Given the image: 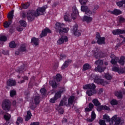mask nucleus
I'll list each match as a JSON object with an SVG mask.
<instances>
[{
  "mask_svg": "<svg viewBox=\"0 0 125 125\" xmlns=\"http://www.w3.org/2000/svg\"><path fill=\"white\" fill-rule=\"evenodd\" d=\"M47 8V6H44L42 7L38 8L36 11L31 10L28 11L27 13L23 12L21 14V16L23 18L27 17L28 21L32 22L35 19V17H38L40 15H42L45 13V9Z\"/></svg>",
  "mask_w": 125,
  "mask_h": 125,
  "instance_id": "1",
  "label": "nucleus"
},
{
  "mask_svg": "<svg viewBox=\"0 0 125 125\" xmlns=\"http://www.w3.org/2000/svg\"><path fill=\"white\" fill-rule=\"evenodd\" d=\"M74 100H75V96H71L68 99V102L67 104V99L64 98L62 100L59 105V112L60 114H63L64 113V110L63 109H60L62 106H69L70 104H73V102H74Z\"/></svg>",
  "mask_w": 125,
  "mask_h": 125,
  "instance_id": "2",
  "label": "nucleus"
},
{
  "mask_svg": "<svg viewBox=\"0 0 125 125\" xmlns=\"http://www.w3.org/2000/svg\"><path fill=\"white\" fill-rule=\"evenodd\" d=\"M95 84L93 83L88 84L83 87V89H89L87 91L86 93L88 96H91L96 93L95 91Z\"/></svg>",
  "mask_w": 125,
  "mask_h": 125,
  "instance_id": "3",
  "label": "nucleus"
},
{
  "mask_svg": "<svg viewBox=\"0 0 125 125\" xmlns=\"http://www.w3.org/2000/svg\"><path fill=\"white\" fill-rule=\"evenodd\" d=\"M64 24L60 23V22H57L56 23V29L57 32H59L61 35L62 33H68L69 32V28H63Z\"/></svg>",
  "mask_w": 125,
  "mask_h": 125,
  "instance_id": "4",
  "label": "nucleus"
},
{
  "mask_svg": "<svg viewBox=\"0 0 125 125\" xmlns=\"http://www.w3.org/2000/svg\"><path fill=\"white\" fill-rule=\"evenodd\" d=\"M95 64L97 66V67L95 68V72L102 73V72H104L105 69H106V67H102V65H103V61L101 60H98L96 61Z\"/></svg>",
  "mask_w": 125,
  "mask_h": 125,
  "instance_id": "5",
  "label": "nucleus"
},
{
  "mask_svg": "<svg viewBox=\"0 0 125 125\" xmlns=\"http://www.w3.org/2000/svg\"><path fill=\"white\" fill-rule=\"evenodd\" d=\"M2 108L4 111L8 112L10 110V108H11L10 101L4 100L2 103Z\"/></svg>",
  "mask_w": 125,
  "mask_h": 125,
  "instance_id": "6",
  "label": "nucleus"
},
{
  "mask_svg": "<svg viewBox=\"0 0 125 125\" xmlns=\"http://www.w3.org/2000/svg\"><path fill=\"white\" fill-rule=\"evenodd\" d=\"M94 83L98 84H101V85H106V84H109V82L104 81L103 79H100L99 76L96 75L94 79Z\"/></svg>",
  "mask_w": 125,
  "mask_h": 125,
  "instance_id": "7",
  "label": "nucleus"
},
{
  "mask_svg": "<svg viewBox=\"0 0 125 125\" xmlns=\"http://www.w3.org/2000/svg\"><path fill=\"white\" fill-rule=\"evenodd\" d=\"M111 120L112 122H114V125H122L125 123L124 119L117 117V115H114Z\"/></svg>",
  "mask_w": 125,
  "mask_h": 125,
  "instance_id": "8",
  "label": "nucleus"
},
{
  "mask_svg": "<svg viewBox=\"0 0 125 125\" xmlns=\"http://www.w3.org/2000/svg\"><path fill=\"white\" fill-rule=\"evenodd\" d=\"M64 91H65V88L63 87L60 92L56 93L54 98L50 100V103H55V101H56L58 98H60V97H61V93H62V92H64Z\"/></svg>",
  "mask_w": 125,
  "mask_h": 125,
  "instance_id": "9",
  "label": "nucleus"
},
{
  "mask_svg": "<svg viewBox=\"0 0 125 125\" xmlns=\"http://www.w3.org/2000/svg\"><path fill=\"white\" fill-rule=\"evenodd\" d=\"M96 39L97 42L98 44H105V38L104 37H101L100 34L97 33L96 34Z\"/></svg>",
  "mask_w": 125,
  "mask_h": 125,
  "instance_id": "10",
  "label": "nucleus"
},
{
  "mask_svg": "<svg viewBox=\"0 0 125 125\" xmlns=\"http://www.w3.org/2000/svg\"><path fill=\"white\" fill-rule=\"evenodd\" d=\"M95 50L96 51H95L94 55L96 59H99V58H102V57H105L104 54L100 52L98 49L96 48Z\"/></svg>",
  "mask_w": 125,
  "mask_h": 125,
  "instance_id": "11",
  "label": "nucleus"
},
{
  "mask_svg": "<svg viewBox=\"0 0 125 125\" xmlns=\"http://www.w3.org/2000/svg\"><path fill=\"white\" fill-rule=\"evenodd\" d=\"M68 42V37L67 36H62L57 42V44L60 45L64 43V42Z\"/></svg>",
  "mask_w": 125,
  "mask_h": 125,
  "instance_id": "12",
  "label": "nucleus"
},
{
  "mask_svg": "<svg viewBox=\"0 0 125 125\" xmlns=\"http://www.w3.org/2000/svg\"><path fill=\"white\" fill-rule=\"evenodd\" d=\"M81 10L82 11L85 12V14H87V15H90V14H94V13H95L94 12H91L89 9H88L87 6H82Z\"/></svg>",
  "mask_w": 125,
  "mask_h": 125,
  "instance_id": "13",
  "label": "nucleus"
},
{
  "mask_svg": "<svg viewBox=\"0 0 125 125\" xmlns=\"http://www.w3.org/2000/svg\"><path fill=\"white\" fill-rule=\"evenodd\" d=\"M79 15V11L77 9V7H74L72 8V13H71V18L75 20L77 18V16Z\"/></svg>",
  "mask_w": 125,
  "mask_h": 125,
  "instance_id": "14",
  "label": "nucleus"
},
{
  "mask_svg": "<svg viewBox=\"0 0 125 125\" xmlns=\"http://www.w3.org/2000/svg\"><path fill=\"white\" fill-rule=\"evenodd\" d=\"M78 24H75L72 29L74 35L76 36V37H80V36L81 35V32L79 31V30H78Z\"/></svg>",
  "mask_w": 125,
  "mask_h": 125,
  "instance_id": "15",
  "label": "nucleus"
},
{
  "mask_svg": "<svg viewBox=\"0 0 125 125\" xmlns=\"http://www.w3.org/2000/svg\"><path fill=\"white\" fill-rule=\"evenodd\" d=\"M112 71L117 72L118 74H125V67L120 68L117 66H114L112 68Z\"/></svg>",
  "mask_w": 125,
  "mask_h": 125,
  "instance_id": "16",
  "label": "nucleus"
},
{
  "mask_svg": "<svg viewBox=\"0 0 125 125\" xmlns=\"http://www.w3.org/2000/svg\"><path fill=\"white\" fill-rule=\"evenodd\" d=\"M108 12L110 13V14H113L114 15H116L118 16V15H120V14H122V12L121 10L114 9L113 11H108Z\"/></svg>",
  "mask_w": 125,
  "mask_h": 125,
  "instance_id": "17",
  "label": "nucleus"
},
{
  "mask_svg": "<svg viewBox=\"0 0 125 125\" xmlns=\"http://www.w3.org/2000/svg\"><path fill=\"white\" fill-rule=\"evenodd\" d=\"M110 57L112 59L111 63L112 65H116L117 64V61L119 60V58L115 56V55L111 54Z\"/></svg>",
  "mask_w": 125,
  "mask_h": 125,
  "instance_id": "18",
  "label": "nucleus"
},
{
  "mask_svg": "<svg viewBox=\"0 0 125 125\" xmlns=\"http://www.w3.org/2000/svg\"><path fill=\"white\" fill-rule=\"evenodd\" d=\"M113 35H121V34H125V30H121L120 29H116L112 31Z\"/></svg>",
  "mask_w": 125,
  "mask_h": 125,
  "instance_id": "19",
  "label": "nucleus"
},
{
  "mask_svg": "<svg viewBox=\"0 0 125 125\" xmlns=\"http://www.w3.org/2000/svg\"><path fill=\"white\" fill-rule=\"evenodd\" d=\"M47 33H51V30L48 28H46L42 31V33L40 35V37L42 38L43 37H45V36L47 35Z\"/></svg>",
  "mask_w": 125,
  "mask_h": 125,
  "instance_id": "20",
  "label": "nucleus"
},
{
  "mask_svg": "<svg viewBox=\"0 0 125 125\" xmlns=\"http://www.w3.org/2000/svg\"><path fill=\"white\" fill-rule=\"evenodd\" d=\"M8 86H14L16 84V82L13 79H9L7 82Z\"/></svg>",
  "mask_w": 125,
  "mask_h": 125,
  "instance_id": "21",
  "label": "nucleus"
},
{
  "mask_svg": "<svg viewBox=\"0 0 125 125\" xmlns=\"http://www.w3.org/2000/svg\"><path fill=\"white\" fill-rule=\"evenodd\" d=\"M97 110L99 111V112L102 111V110H107V111H110V107L106 105H101L98 107Z\"/></svg>",
  "mask_w": 125,
  "mask_h": 125,
  "instance_id": "22",
  "label": "nucleus"
},
{
  "mask_svg": "<svg viewBox=\"0 0 125 125\" xmlns=\"http://www.w3.org/2000/svg\"><path fill=\"white\" fill-rule=\"evenodd\" d=\"M72 62V60H68V61H66L64 62L62 66V69L63 70L64 69H65V68H67L70 64H71Z\"/></svg>",
  "mask_w": 125,
  "mask_h": 125,
  "instance_id": "23",
  "label": "nucleus"
},
{
  "mask_svg": "<svg viewBox=\"0 0 125 125\" xmlns=\"http://www.w3.org/2000/svg\"><path fill=\"white\" fill-rule=\"evenodd\" d=\"M83 21L86 22V23H90L92 21V18L87 16H84L83 19Z\"/></svg>",
  "mask_w": 125,
  "mask_h": 125,
  "instance_id": "24",
  "label": "nucleus"
},
{
  "mask_svg": "<svg viewBox=\"0 0 125 125\" xmlns=\"http://www.w3.org/2000/svg\"><path fill=\"white\" fill-rule=\"evenodd\" d=\"M40 42V40L38 38H33L31 39V43H33L34 45H38Z\"/></svg>",
  "mask_w": 125,
  "mask_h": 125,
  "instance_id": "25",
  "label": "nucleus"
},
{
  "mask_svg": "<svg viewBox=\"0 0 125 125\" xmlns=\"http://www.w3.org/2000/svg\"><path fill=\"white\" fill-rule=\"evenodd\" d=\"M64 20L66 22H71L72 21V19L70 18V15L69 14L66 13L65 15L63 17Z\"/></svg>",
  "mask_w": 125,
  "mask_h": 125,
  "instance_id": "26",
  "label": "nucleus"
},
{
  "mask_svg": "<svg viewBox=\"0 0 125 125\" xmlns=\"http://www.w3.org/2000/svg\"><path fill=\"white\" fill-rule=\"evenodd\" d=\"M95 118H96L95 112H94V111H92L91 114V119H87V121L90 122H93L95 119Z\"/></svg>",
  "mask_w": 125,
  "mask_h": 125,
  "instance_id": "27",
  "label": "nucleus"
},
{
  "mask_svg": "<svg viewBox=\"0 0 125 125\" xmlns=\"http://www.w3.org/2000/svg\"><path fill=\"white\" fill-rule=\"evenodd\" d=\"M93 107H94V105H93V104L90 103L89 104V107L85 108V111L86 112H90V111H92V109H93Z\"/></svg>",
  "mask_w": 125,
  "mask_h": 125,
  "instance_id": "28",
  "label": "nucleus"
},
{
  "mask_svg": "<svg viewBox=\"0 0 125 125\" xmlns=\"http://www.w3.org/2000/svg\"><path fill=\"white\" fill-rule=\"evenodd\" d=\"M125 57L121 56L120 57V60L118 61V62L119 63V64H120V65H125Z\"/></svg>",
  "mask_w": 125,
  "mask_h": 125,
  "instance_id": "29",
  "label": "nucleus"
},
{
  "mask_svg": "<svg viewBox=\"0 0 125 125\" xmlns=\"http://www.w3.org/2000/svg\"><path fill=\"white\" fill-rule=\"evenodd\" d=\"M13 11L9 12L7 18L9 21H11L13 18Z\"/></svg>",
  "mask_w": 125,
  "mask_h": 125,
  "instance_id": "30",
  "label": "nucleus"
},
{
  "mask_svg": "<svg viewBox=\"0 0 125 125\" xmlns=\"http://www.w3.org/2000/svg\"><path fill=\"white\" fill-rule=\"evenodd\" d=\"M91 66L88 63H85L83 65V71H86V70H89L90 69Z\"/></svg>",
  "mask_w": 125,
  "mask_h": 125,
  "instance_id": "31",
  "label": "nucleus"
},
{
  "mask_svg": "<svg viewBox=\"0 0 125 125\" xmlns=\"http://www.w3.org/2000/svg\"><path fill=\"white\" fill-rule=\"evenodd\" d=\"M31 118H32V113H31V111H28L27 113V115L25 117V121H29V120H30Z\"/></svg>",
  "mask_w": 125,
  "mask_h": 125,
  "instance_id": "32",
  "label": "nucleus"
},
{
  "mask_svg": "<svg viewBox=\"0 0 125 125\" xmlns=\"http://www.w3.org/2000/svg\"><path fill=\"white\" fill-rule=\"evenodd\" d=\"M11 21L9 20L8 21H5V22H4L3 26L4 28H8V27L10 26V25H11Z\"/></svg>",
  "mask_w": 125,
  "mask_h": 125,
  "instance_id": "33",
  "label": "nucleus"
},
{
  "mask_svg": "<svg viewBox=\"0 0 125 125\" xmlns=\"http://www.w3.org/2000/svg\"><path fill=\"white\" fill-rule=\"evenodd\" d=\"M23 122V118H22L21 117H19L18 118L17 122H16V124L17 125H19L20 124H22Z\"/></svg>",
  "mask_w": 125,
  "mask_h": 125,
  "instance_id": "34",
  "label": "nucleus"
},
{
  "mask_svg": "<svg viewBox=\"0 0 125 125\" xmlns=\"http://www.w3.org/2000/svg\"><path fill=\"white\" fill-rule=\"evenodd\" d=\"M115 96H117L118 98H122L123 95H122V92L121 91H115L114 93Z\"/></svg>",
  "mask_w": 125,
  "mask_h": 125,
  "instance_id": "35",
  "label": "nucleus"
},
{
  "mask_svg": "<svg viewBox=\"0 0 125 125\" xmlns=\"http://www.w3.org/2000/svg\"><path fill=\"white\" fill-rule=\"evenodd\" d=\"M93 103L95 105V106H99L101 105L100 102H99L98 100L97 99H94L92 101Z\"/></svg>",
  "mask_w": 125,
  "mask_h": 125,
  "instance_id": "36",
  "label": "nucleus"
},
{
  "mask_svg": "<svg viewBox=\"0 0 125 125\" xmlns=\"http://www.w3.org/2000/svg\"><path fill=\"white\" fill-rule=\"evenodd\" d=\"M124 3L125 4V0H122V1L116 2V4L119 7H122L124 5Z\"/></svg>",
  "mask_w": 125,
  "mask_h": 125,
  "instance_id": "37",
  "label": "nucleus"
},
{
  "mask_svg": "<svg viewBox=\"0 0 125 125\" xmlns=\"http://www.w3.org/2000/svg\"><path fill=\"white\" fill-rule=\"evenodd\" d=\"M7 38L4 35H0V42H6Z\"/></svg>",
  "mask_w": 125,
  "mask_h": 125,
  "instance_id": "38",
  "label": "nucleus"
},
{
  "mask_svg": "<svg viewBox=\"0 0 125 125\" xmlns=\"http://www.w3.org/2000/svg\"><path fill=\"white\" fill-rule=\"evenodd\" d=\"M110 103L112 106H114L115 105H118V101L115 99L112 100L110 101Z\"/></svg>",
  "mask_w": 125,
  "mask_h": 125,
  "instance_id": "39",
  "label": "nucleus"
},
{
  "mask_svg": "<svg viewBox=\"0 0 125 125\" xmlns=\"http://www.w3.org/2000/svg\"><path fill=\"white\" fill-rule=\"evenodd\" d=\"M50 84L53 88L57 87V84L56 83V82H55V81H50Z\"/></svg>",
  "mask_w": 125,
  "mask_h": 125,
  "instance_id": "40",
  "label": "nucleus"
},
{
  "mask_svg": "<svg viewBox=\"0 0 125 125\" xmlns=\"http://www.w3.org/2000/svg\"><path fill=\"white\" fill-rule=\"evenodd\" d=\"M103 119L104 120V121H105L106 123L110 122V117H109V116H108L107 115L105 114L104 115Z\"/></svg>",
  "mask_w": 125,
  "mask_h": 125,
  "instance_id": "41",
  "label": "nucleus"
},
{
  "mask_svg": "<svg viewBox=\"0 0 125 125\" xmlns=\"http://www.w3.org/2000/svg\"><path fill=\"white\" fill-rule=\"evenodd\" d=\"M79 1L82 5H85L88 2V0H79Z\"/></svg>",
  "mask_w": 125,
  "mask_h": 125,
  "instance_id": "42",
  "label": "nucleus"
},
{
  "mask_svg": "<svg viewBox=\"0 0 125 125\" xmlns=\"http://www.w3.org/2000/svg\"><path fill=\"white\" fill-rule=\"evenodd\" d=\"M34 102L36 105L40 103V96H37L34 99Z\"/></svg>",
  "mask_w": 125,
  "mask_h": 125,
  "instance_id": "43",
  "label": "nucleus"
},
{
  "mask_svg": "<svg viewBox=\"0 0 125 125\" xmlns=\"http://www.w3.org/2000/svg\"><path fill=\"white\" fill-rule=\"evenodd\" d=\"M118 19H119V23H125V19L124 17L122 16H119L118 17Z\"/></svg>",
  "mask_w": 125,
  "mask_h": 125,
  "instance_id": "44",
  "label": "nucleus"
},
{
  "mask_svg": "<svg viewBox=\"0 0 125 125\" xmlns=\"http://www.w3.org/2000/svg\"><path fill=\"white\" fill-rule=\"evenodd\" d=\"M62 80V77L60 74H57L56 76V80L57 82H60Z\"/></svg>",
  "mask_w": 125,
  "mask_h": 125,
  "instance_id": "45",
  "label": "nucleus"
},
{
  "mask_svg": "<svg viewBox=\"0 0 125 125\" xmlns=\"http://www.w3.org/2000/svg\"><path fill=\"white\" fill-rule=\"evenodd\" d=\"M9 45L11 47V48H14L15 47H16V44H15V42L13 41L9 43Z\"/></svg>",
  "mask_w": 125,
  "mask_h": 125,
  "instance_id": "46",
  "label": "nucleus"
},
{
  "mask_svg": "<svg viewBox=\"0 0 125 125\" xmlns=\"http://www.w3.org/2000/svg\"><path fill=\"white\" fill-rule=\"evenodd\" d=\"M11 118V116L10 115V114H6L4 115V118L6 121H9Z\"/></svg>",
  "mask_w": 125,
  "mask_h": 125,
  "instance_id": "47",
  "label": "nucleus"
},
{
  "mask_svg": "<svg viewBox=\"0 0 125 125\" xmlns=\"http://www.w3.org/2000/svg\"><path fill=\"white\" fill-rule=\"evenodd\" d=\"M104 78L106 79V80H108V81L110 80H111L112 79V76H111L109 73L106 74L104 75Z\"/></svg>",
  "mask_w": 125,
  "mask_h": 125,
  "instance_id": "48",
  "label": "nucleus"
},
{
  "mask_svg": "<svg viewBox=\"0 0 125 125\" xmlns=\"http://www.w3.org/2000/svg\"><path fill=\"white\" fill-rule=\"evenodd\" d=\"M20 51H22V52L24 51H26V45H22L20 49Z\"/></svg>",
  "mask_w": 125,
  "mask_h": 125,
  "instance_id": "49",
  "label": "nucleus"
},
{
  "mask_svg": "<svg viewBox=\"0 0 125 125\" xmlns=\"http://www.w3.org/2000/svg\"><path fill=\"white\" fill-rule=\"evenodd\" d=\"M66 58H67V56H66V55L64 54H61V56L60 57V60H64V59H66Z\"/></svg>",
  "mask_w": 125,
  "mask_h": 125,
  "instance_id": "50",
  "label": "nucleus"
},
{
  "mask_svg": "<svg viewBox=\"0 0 125 125\" xmlns=\"http://www.w3.org/2000/svg\"><path fill=\"white\" fill-rule=\"evenodd\" d=\"M20 23L21 25V26H22V27H26L27 26V23H26V21L22 20L20 21Z\"/></svg>",
  "mask_w": 125,
  "mask_h": 125,
  "instance_id": "51",
  "label": "nucleus"
},
{
  "mask_svg": "<svg viewBox=\"0 0 125 125\" xmlns=\"http://www.w3.org/2000/svg\"><path fill=\"white\" fill-rule=\"evenodd\" d=\"M22 8H24V9H26L30 6V3H26L25 4H22Z\"/></svg>",
  "mask_w": 125,
  "mask_h": 125,
  "instance_id": "52",
  "label": "nucleus"
},
{
  "mask_svg": "<svg viewBox=\"0 0 125 125\" xmlns=\"http://www.w3.org/2000/svg\"><path fill=\"white\" fill-rule=\"evenodd\" d=\"M11 97H13L15 95H16V91L15 90H11L10 92Z\"/></svg>",
  "mask_w": 125,
  "mask_h": 125,
  "instance_id": "53",
  "label": "nucleus"
},
{
  "mask_svg": "<svg viewBox=\"0 0 125 125\" xmlns=\"http://www.w3.org/2000/svg\"><path fill=\"white\" fill-rule=\"evenodd\" d=\"M40 91L42 94H43V95H45V94L46 93V90H45V88H42L40 90Z\"/></svg>",
  "mask_w": 125,
  "mask_h": 125,
  "instance_id": "54",
  "label": "nucleus"
},
{
  "mask_svg": "<svg viewBox=\"0 0 125 125\" xmlns=\"http://www.w3.org/2000/svg\"><path fill=\"white\" fill-rule=\"evenodd\" d=\"M99 125H106V123H105V121H104L103 120H100Z\"/></svg>",
  "mask_w": 125,
  "mask_h": 125,
  "instance_id": "55",
  "label": "nucleus"
},
{
  "mask_svg": "<svg viewBox=\"0 0 125 125\" xmlns=\"http://www.w3.org/2000/svg\"><path fill=\"white\" fill-rule=\"evenodd\" d=\"M30 106L31 109H35L36 108V106H35V105H33V103H30Z\"/></svg>",
  "mask_w": 125,
  "mask_h": 125,
  "instance_id": "56",
  "label": "nucleus"
},
{
  "mask_svg": "<svg viewBox=\"0 0 125 125\" xmlns=\"http://www.w3.org/2000/svg\"><path fill=\"white\" fill-rule=\"evenodd\" d=\"M30 125H40V123L39 122H34L31 123Z\"/></svg>",
  "mask_w": 125,
  "mask_h": 125,
  "instance_id": "57",
  "label": "nucleus"
},
{
  "mask_svg": "<svg viewBox=\"0 0 125 125\" xmlns=\"http://www.w3.org/2000/svg\"><path fill=\"white\" fill-rule=\"evenodd\" d=\"M17 30L19 31V32H21V31H23V28H19L17 27Z\"/></svg>",
  "mask_w": 125,
  "mask_h": 125,
  "instance_id": "58",
  "label": "nucleus"
},
{
  "mask_svg": "<svg viewBox=\"0 0 125 125\" xmlns=\"http://www.w3.org/2000/svg\"><path fill=\"white\" fill-rule=\"evenodd\" d=\"M98 8H99V6L98 5H96L94 8V9H95V10H97Z\"/></svg>",
  "mask_w": 125,
  "mask_h": 125,
  "instance_id": "59",
  "label": "nucleus"
},
{
  "mask_svg": "<svg viewBox=\"0 0 125 125\" xmlns=\"http://www.w3.org/2000/svg\"><path fill=\"white\" fill-rule=\"evenodd\" d=\"M19 53H20L19 51H17L15 52V54H16V55H19Z\"/></svg>",
  "mask_w": 125,
  "mask_h": 125,
  "instance_id": "60",
  "label": "nucleus"
},
{
  "mask_svg": "<svg viewBox=\"0 0 125 125\" xmlns=\"http://www.w3.org/2000/svg\"><path fill=\"white\" fill-rule=\"evenodd\" d=\"M13 105L14 106H15V105H16V101H14L13 102Z\"/></svg>",
  "mask_w": 125,
  "mask_h": 125,
  "instance_id": "61",
  "label": "nucleus"
},
{
  "mask_svg": "<svg viewBox=\"0 0 125 125\" xmlns=\"http://www.w3.org/2000/svg\"><path fill=\"white\" fill-rule=\"evenodd\" d=\"M23 80H28V77H26V76H24L23 77Z\"/></svg>",
  "mask_w": 125,
  "mask_h": 125,
  "instance_id": "62",
  "label": "nucleus"
},
{
  "mask_svg": "<svg viewBox=\"0 0 125 125\" xmlns=\"http://www.w3.org/2000/svg\"><path fill=\"white\" fill-rule=\"evenodd\" d=\"M67 122V119H63V121H62V122L63 123H64V122Z\"/></svg>",
  "mask_w": 125,
  "mask_h": 125,
  "instance_id": "63",
  "label": "nucleus"
},
{
  "mask_svg": "<svg viewBox=\"0 0 125 125\" xmlns=\"http://www.w3.org/2000/svg\"><path fill=\"white\" fill-rule=\"evenodd\" d=\"M121 45V43H118L117 45H116V46L117 47H119V46H120Z\"/></svg>",
  "mask_w": 125,
  "mask_h": 125,
  "instance_id": "64",
  "label": "nucleus"
}]
</instances>
